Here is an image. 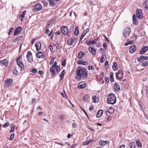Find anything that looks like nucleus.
I'll list each match as a JSON object with an SVG mask.
<instances>
[{"mask_svg":"<svg viewBox=\"0 0 148 148\" xmlns=\"http://www.w3.org/2000/svg\"><path fill=\"white\" fill-rule=\"evenodd\" d=\"M112 69L114 71H116L117 69L118 66L117 63L116 62H114L112 66Z\"/></svg>","mask_w":148,"mask_h":148,"instance_id":"c85d7f7f","label":"nucleus"},{"mask_svg":"<svg viewBox=\"0 0 148 148\" xmlns=\"http://www.w3.org/2000/svg\"><path fill=\"white\" fill-rule=\"evenodd\" d=\"M59 118L62 120H63L64 119V115H60Z\"/></svg>","mask_w":148,"mask_h":148,"instance_id":"338daca9","label":"nucleus"},{"mask_svg":"<svg viewBox=\"0 0 148 148\" xmlns=\"http://www.w3.org/2000/svg\"><path fill=\"white\" fill-rule=\"evenodd\" d=\"M22 30V28L20 27H18L15 30L14 35H16L20 33Z\"/></svg>","mask_w":148,"mask_h":148,"instance_id":"9b49d317","label":"nucleus"},{"mask_svg":"<svg viewBox=\"0 0 148 148\" xmlns=\"http://www.w3.org/2000/svg\"><path fill=\"white\" fill-rule=\"evenodd\" d=\"M66 60L65 59L62 60V65L63 66H65V65Z\"/></svg>","mask_w":148,"mask_h":148,"instance_id":"49530a36","label":"nucleus"},{"mask_svg":"<svg viewBox=\"0 0 148 148\" xmlns=\"http://www.w3.org/2000/svg\"><path fill=\"white\" fill-rule=\"evenodd\" d=\"M13 28H12V27H11L10 29H9V33H8V35H9L10 33L12 32V30L13 29Z\"/></svg>","mask_w":148,"mask_h":148,"instance_id":"6e6d98bb","label":"nucleus"},{"mask_svg":"<svg viewBox=\"0 0 148 148\" xmlns=\"http://www.w3.org/2000/svg\"><path fill=\"white\" fill-rule=\"evenodd\" d=\"M103 112V111L102 110H99L97 114L96 115V116L97 118L100 117Z\"/></svg>","mask_w":148,"mask_h":148,"instance_id":"a211bd4d","label":"nucleus"},{"mask_svg":"<svg viewBox=\"0 0 148 148\" xmlns=\"http://www.w3.org/2000/svg\"><path fill=\"white\" fill-rule=\"evenodd\" d=\"M30 72L34 73H36L37 72L36 69L35 68L31 69H30Z\"/></svg>","mask_w":148,"mask_h":148,"instance_id":"37998d69","label":"nucleus"},{"mask_svg":"<svg viewBox=\"0 0 148 148\" xmlns=\"http://www.w3.org/2000/svg\"><path fill=\"white\" fill-rule=\"evenodd\" d=\"M148 49V47L145 46L143 47L140 52V54H143Z\"/></svg>","mask_w":148,"mask_h":148,"instance_id":"ddd939ff","label":"nucleus"},{"mask_svg":"<svg viewBox=\"0 0 148 148\" xmlns=\"http://www.w3.org/2000/svg\"><path fill=\"white\" fill-rule=\"evenodd\" d=\"M26 11V10L23 11L21 14L20 15L19 18H21V21H23L24 19Z\"/></svg>","mask_w":148,"mask_h":148,"instance_id":"f3484780","label":"nucleus"},{"mask_svg":"<svg viewBox=\"0 0 148 148\" xmlns=\"http://www.w3.org/2000/svg\"><path fill=\"white\" fill-rule=\"evenodd\" d=\"M21 38V36L18 37L16 38H15L12 41V42H16L17 41H18L19 40H20Z\"/></svg>","mask_w":148,"mask_h":148,"instance_id":"ea45409f","label":"nucleus"},{"mask_svg":"<svg viewBox=\"0 0 148 148\" xmlns=\"http://www.w3.org/2000/svg\"><path fill=\"white\" fill-rule=\"evenodd\" d=\"M143 60H147L148 59V57L147 56H143Z\"/></svg>","mask_w":148,"mask_h":148,"instance_id":"69168bd1","label":"nucleus"},{"mask_svg":"<svg viewBox=\"0 0 148 148\" xmlns=\"http://www.w3.org/2000/svg\"><path fill=\"white\" fill-rule=\"evenodd\" d=\"M12 81L13 80L11 79H8L7 80H6L5 82V86L8 87L10 86Z\"/></svg>","mask_w":148,"mask_h":148,"instance_id":"f8f14e48","label":"nucleus"},{"mask_svg":"<svg viewBox=\"0 0 148 148\" xmlns=\"http://www.w3.org/2000/svg\"><path fill=\"white\" fill-rule=\"evenodd\" d=\"M61 29L62 33L64 35L66 34L69 32L68 28L66 26H62Z\"/></svg>","mask_w":148,"mask_h":148,"instance_id":"6e6552de","label":"nucleus"},{"mask_svg":"<svg viewBox=\"0 0 148 148\" xmlns=\"http://www.w3.org/2000/svg\"><path fill=\"white\" fill-rule=\"evenodd\" d=\"M89 29L88 28L85 31H84V33L85 35H86V33L89 31Z\"/></svg>","mask_w":148,"mask_h":148,"instance_id":"bf43d9fd","label":"nucleus"},{"mask_svg":"<svg viewBox=\"0 0 148 148\" xmlns=\"http://www.w3.org/2000/svg\"><path fill=\"white\" fill-rule=\"evenodd\" d=\"M85 35L84 34V33H83L82 35V36H81V37L80 38V39H79V41L80 42L81 41V40L83 38V37H84V36H85Z\"/></svg>","mask_w":148,"mask_h":148,"instance_id":"864d4df0","label":"nucleus"},{"mask_svg":"<svg viewBox=\"0 0 148 148\" xmlns=\"http://www.w3.org/2000/svg\"><path fill=\"white\" fill-rule=\"evenodd\" d=\"M77 63L79 64H82L86 65V64H87L86 61H83L79 60L77 62Z\"/></svg>","mask_w":148,"mask_h":148,"instance_id":"393cba45","label":"nucleus"},{"mask_svg":"<svg viewBox=\"0 0 148 148\" xmlns=\"http://www.w3.org/2000/svg\"><path fill=\"white\" fill-rule=\"evenodd\" d=\"M134 42V41L133 40H130V41H128L125 44V45L126 46H127L128 45H130H130L132 44H133V43Z\"/></svg>","mask_w":148,"mask_h":148,"instance_id":"4c0bfd02","label":"nucleus"},{"mask_svg":"<svg viewBox=\"0 0 148 148\" xmlns=\"http://www.w3.org/2000/svg\"><path fill=\"white\" fill-rule=\"evenodd\" d=\"M13 73L14 75H16L18 73V72L16 70V69H14L13 70Z\"/></svg>","mask_w":148,"mask_h":148,"instance_id":"a18cd8bd","label":"nucleus"},{"mask_svg":"<svg viewBox=\"0 0 148 148\" xmlns=\"http://www.w3.org/2000/svg\"><path fill=\"white\" fill-rule=\"evenodd\" d=\"M143 5L145 6V9H147L148 8V6H147V5H148V4L143 3Z\"/></svg>","mask_w":148,"mask_h":148,"instance_id":"774afa93","label":"nucleus"},{"mask_svg":"<svg viewBox=\"0 0 148 148\" xmlns=\"http://www.w3.org/2000/svg\"><path fill=\"white\" fill-rule=\"evenodd\" d=\"M130 32L131 30L130 28H126L124 29L123 35L125 38H126L129 37Z\"/></svg>","mask_w":148,"mask_h":148,"instance_id":"7ed1b4c3","label":"nucleus"},{"mask_svg":"<svg viewBox=\"0 0 148 148\" xmlns=\"http://www.w3.org/2000/svg\"><path fill=\"white\" fill-rule=\"evenodd\" d=\"M94 68V67L92 66H89L88 67V69L89 70L93 69Z\"/></svg>","mask_w":148,"mask_h":148,"instance_id":"052dcab7","label":"nucleus"},{"mask_svg":"<svg viewBox=\"0 0 148 148\" xmlns=\"http://www.w3.org/2000/svg\"><path fill=\"white\" fill-rule=\"evenodd\" d=\"M2 64L3 65L7 66L8 64V61L7 60H4L0 61V64Z\"/></svg>","mask_w":148,"mask_h":148,"instance_id":"dca6fc26","label":"nucleus"},{"mask_svg":"<svg viewBox=\"0 0 148 148\" xmlns=\"http://www.w3.org/2000/svg\"><path fill=\"white\" fill-rule=\"evenodd\" d=\"M83 99L85 102H88L89 101L88 95V94L84 95L83 97Z\"/></svg>","mask_w":148,"mask_h":148,"instance_id":"aec40b11","label":"nucleus"},{"mask_svg":"<svg viewBox=\"0 0 148 148\" xmlns=\"http://www.w3.org/2000/svg\"><path fill=\"white\" fill-rule=\"evenodd\" d=\"M136 144L137 146L139 147H142L141 142L138 140H136Z\"/></svg>","mask_w":148,"mask_h":148,"instance_id":"c9c22d12","label":"nucleus"},{"mask_svg":"<svg viewBox=\"0 0 148 148\" xmlns=\"http://www.w3.org/2000/svg\"><path fill=\"white\" fill-rule=\"evenodd\" d=\"M106 55L104 54H103L101 56V59L100 60V62L101 63H103L104 60H105L104 57H105Z\"/></svg>","mask_w":148,"mask_h":148,"instance_id":"58836bf2","label":"nucleus"},{"mask_svg":"<svg viewBox=\"0 0 148 148\" xmlns=\"http://www.w3.org/2000/svg\"><path fill=\"white\" fill-rule=\"evenodd\" d=\"M26 58L28 61L29 62L31 63L33 61L32 53L31 51H27Z\"/></svg>","mask_w":148,"mask_h":148,"instance_id":"39448f33","label":"nucleus"},{"mask_svg":"<svg viewBox=\"0 0 148 148\" xmlns=\"http://www.w3.org/2000/svg\"><path fill=\"white\" fill-rule=\"evenodd\" d=\"M66 72L64 70H63L61 73L60 74V80L62 79L64 75L65 74Z\"/></svg>","mask_w":148,"mask_h":148,"instance_id":"cd10ccee","label":"nucleus"},{"mask_svg":"<svg viewBox=\"0 0 148 148\" xmlns=\"http://www.w3.org/2000/svg\"><path fill=\"white\" fill-rule=\"evenodd\" d=\"M100 145L102 146H104L106 144V143L104 141L100 140L99 142Z\"/></svg>","mask_w":148,"mask_h":148,"instance_id":"79ce46f5","label":"nucleus"},{"mask_svg":"<svg viewBox=\"0 0 148 148\" xmlns=\"http://www.w3.org/2000/svg\"><path fill=\"white\" fill-rule=\"evenodd\" d=\"M35 45L36 50L37 51L39 50L41 48V44L40 42H36L35 43Z\"/></svg>","mask_w":148,"mask_h":148,"instance_id":"2eb2a0df","label":"nucleus"},{"mask_svg":"<svg viewBox=\"0 0 148 148\" xmlns=\"http://www.w3.org/2000/svg\"><path fill=\"white\" fill-rule=\"evenodd\" d=\"M9 125V123L8 122H7L5 124H4L3 125V127H6L8 126Z\"/></svg>","mask_w":148,"mask_h":148,"instance_id":"8fccbe9b","label":"nucleus"},{"mask_svg":"<svg viewBox=\"0 0 148 148\" xmlns=\"http://www.w3.org/2000/svg\"><path fill=\"white\" fill-rule=\"evenodd\" d=\"M55 69L56 71L58 73L59 72H60V68L59 66H56V67H55Z\"/></svg>","mask_w":148,"mask_h":148,"instance_id":"de8ad7c7","label":"nucleus"},{"mask_svg":"<svg viewBox=\"0 0 148 148\" xmlns=\"http://www.w3.org/2000/svg\"><path fill=\"white\" fill-rule=\"evenodd\" d=\"M133 19V23L135 25H137L138 23V22L136 18L135 14H133L132 16Z\"/></svg>","mask_w":148,"mask_h":148,"instance_id":"412c9836","label":"nucleus"},{"mask_svg":"<svg viewBox=\"0 0 148 148\" xmlns=\"http://www.w3.org/2000/svg\"><path fill=\"white\" fill-rule=\"evenodd\" d=\"M100 76L101 77H104V73L103 72H102L101 73V74L100 75Z\"/></svg>","mask_w":148,"mask_h":148,"instance_id":"13d9d810","label":"nucleus"},{"mask_svg":"<svg viewBox=\"0 0 148 148\" xmlns=\"http://www.w3.org/2000/svg\"><path fill=\"white\" fill-rule=\"evenodd\" d=\"M123 72L122 70H120L116 74V77L117 79H121L123 78Z\"/></svg>","mask_w":148,"mask_h":148,"instance_id":"0eeeda50","label":"nucleus"},{"mask_svg":"<svg viewBox=\"0 0 148 148\" xmlns=\"http://www.w3.org/2000/svg\"><path fill=\"white\" fill-rule=\"evenodd\" d=\"M37 57L38 58H43L44 57V56L42 53L39 52L36 55Z\"/></svg>","mask_w":148,"mask_h":148,"instance_id":"5701e85b","label":"nucleus"},{"mask_svg":"<svg viewBox=\"0 0 148 148\" xmlns=\"http://www.w3.org/2000/svg\"><path fill=\"white\" fill-rule=\"evenodd\" d=\"M67 44L69 45H71L73 44V42L71 41V39H69L67 41Z\"/></svg>","mask_w":148,"mask_h":148,"instance_id":"c03bdc74","label":"nucleus"},{"mask_svg":"<svg viewBox=\"0 0 148 148\" xmlns=\"http://www.w3.org/2000/svg\"><path fill=\"white\" fill-rule=\"evenodd\" d=\"M76 74L78 79L86 77L87 76V71L81 67L78 68L76 71Z\"/></svg>","mask_w":148,"mask_h":148,"instance_id":"f257e3e1","label":"nucleus"},{"mask_svg":"<svg viewBox=\"0 0 148 148\" xmlns=\"http://www.w3.org/2000/svg\"><path fill=\"white\" fill-rule=\"evenodd\" d=\"M107 102L108 104L112 105L114 104L116 102V97L113 94H111L108 95Z\"/></svg>","mask_w":148,"mask_h":148,"instance_id":"f03ea898","label":"nucleus"},{"mask_svg":"<svg viewBox=\"0 0 148 148\" xmlns=\"http://www.w3.org/2000/svg\"><path fill=\"white\" fill-rule=\"evenodd\" d=\"M100 52L101 53V54L105 52L104 50L103 49L101 48H100Z\"/></svg>","mask_w":148,"mask_h":148,"instance_id":"680f3d73","label":"nucleus"},{"mask_svg":"<svg viewBox=\"0 0 148 148\" xmlns=\"http://www.w3.org/2000/svg\"><path fill=\"white\" fill-rule=\"evenodd\" d=\"M136 50L135 46L134 45L131 46L129 49V52L131 53H134Z\"/></svg>","mask_w":148,"mask_h":148,"instance_id":"4468645a","label":"nucleus"},{"mask_svg":"<svg viewBox=\"0 0 148 148\" xmlns=\"http://www.w3.org/2000/svg\"><path fill=\"white\" fill-rule=\"evenodd\" d=\"M55 68H52L51 67L50 69V72L51 73V75L52 76H54L56 75V72L55 70Z\"/></svg>","mask_w":148,"mask_h":148,"instance_id":"a878e982","label":"nucleus"},{"mask_svg":"<svg viewBox=\"0 0 148 148\" xmlns=\"http://www.w3.org/2000/svg\"><path fill=\"white\" fill-rule=\"evenodd\" d=\"M108 112L110 114L113 113L114 112V108L111 107L110 108L108 109Z\"/></svg>","mask_w":148,"mask_h":148,"instance_id":"72a5a7b5","label":"nucleus"},{"mask_svg":"<svg viewBox=\"0 0 148 148\" xmlns=\"http://www.w3.org/2000/svg\"><path fill=\"white\" fill-rule=\"evenodd\" d=\"M86 43L89 45L91 44H95L96 42L95 40L88 41L87 40L86 41Z\"/></svg>","mask_w":148,"mask_h":148,"instance_id":"c756f323","label":"nucleus"},{"mask_svg":"<svg viewBox=\"0 0 148 148\" xmlns=\"http://www.w3.org/2000/svg\"><path fill=\"white\" fill-rule=\"evenodd\" d=\"M97 100H98V99L96 97V96L95 95L92 97V100L94 103H96L97 102Z\"/></svg>","mask_w":148,"mask_h":148,"instance_id":"f704fd0d","label":"nucleus"},{"mask_svg":"<svg viewBox=\"0 0 148 148\" xmlns=\"http://www.w3.org/2000/svg\"><path fill=\"white\" fill-rule=\"evenodd\" d=\"M79 33V27L77 26L76 27L75 30L74 32V34L75 35L77 36Z\"/></svg>","mask_w":148,"mask_h":148,"instance_id":"7c9ffc66","label":"nucleus"},{"mask_svg":"<svg viewBox=\"0 0 148 148\" xmlns=\"http://www.w3.org/2000/svg\"><path fill=\"white\" fill-rule=\"evenodd\" d=\"M61 34V32L59 30L55 32V34L56 35H60Z\"/></svg>","mask_w":148,"mask_h":148,"instance_id":"4d7b16f0","label":"nucleus"},{"mask_svg":"<svg viewBox=\"0 0 148 148\" xmlns=\"http://www.w3.org/2000/svg\"><path fill=\"white\" fill-rule=\"evenodd\" d=\"M42 8V6L41 4L40 3H37L34 6L33 11L34 12H37L41 10Z\"/></svg>","mask_w":148,"mask_h":148,"instance_id":"20e7f679","label":"nucleus"},{"mask_svg":"<svg viewBox=\"0 0 148 148\" xmlns=\"http://www.w3.org/2000/svg\"><path fill=\"white\" fill-rule=\"evenodd\" d=\"M109 77H106L105 78V79L106 80V82H107V83H108L109 82Z\"/></svg>","mask_w":148,"mask_h":148,"instance_id":"0e129e2a","label":"nucleus"},{"mask_svg":"<svg viewBox=\"0 0 148 148\" xmlns=\"http://www.w3.org/2000/svg\"><path fill=\"white\" fill-rule=\"evenodd\" d=\"M49 2V5L51 6H54L55 5V1L54 0H48Z\"/></svg>","mask_w":148,"mask_h":148,"instance_id":"b1692460","label":"nucleus"},{"mask_svg":"<svg viewBox=\"0 0 148 148\" xmlns=\"http://www.w3.org/2000/svg\"><path fill=\"white\" fill-rule=\"evenodd\" d=\"M54 62V59H53V58L52 59L50 60V62H49V64L50 65L52 64L53 62Z\"/></svg>","mask_w":148,"mask_h":148,"instance_id":"603ef678","label":"nucleus"},{"mask_svg":"<svg viewBox=\"0 0 148 148\" xmlns=\"http://www.w3.org/2000/svg\"><path fill=\"white\" fill-rule=\"evenodd\" d=\"M137 61L139 62H142L144 61L143 57V56H141L138 57L137 59Z\"/></svg>","mask_w":148,"mask_h":148,"instance_id":"2f4dec72","label":"nucleus"},{"mask_svg":"<svg viewBox=\"0 0 148 148\" xmlns=\"http://www.w3.org/2000/svg\"><path fill=\"white\" fill-rule=\"evenodd\" d=\"M86 86V84L84 82H80L78 84V86L79 88L82 89Z\"/></svg>","mask_w":148,"mask_h":148,"instance_id":"9d476101","label":"nucleus"},{"mask_svg":"<svg viewBox=\"0 0 148 148\" xmlns=\"http://www.w3.org/2000/svg\"><path fill=\"white\" fill-rule=\"evenodd\" d=\"M17 64L18 66L20 67L21 70H22V69H23V65L22 62L20 61H17Z\"/></svg>","mask_w":148,"mask_h":148,"instance_id":"bb28decb","label":"nucleus"},{"mask_svg":"<svg viewBox=\"0 0 148 148\" xmlns=\"http://www.w3.org/2000/svg\"><path fill=\"white\" fill-rule=\"evenodd\" d=\"M14 136H15V134H14V133H13V134H12L10 136V139H9L10 140H12L14 138Z\"/></svg>","mask_w":148,"mask_h":148,"instance_id":"09e8293b","label":"nucleus"},{"mask_svg":"<svg viewBox=\"0 0 148 148\" xmlns=\"http://www.w3.org/2000/svg\"><path fill=\"white\" fill-rule=\"evenodd\" d=\"M85 56V54L83 51L80 52L78 54V58L79 59L82 58H83Z\"/></svg>","mask_w":148,"mask_h":148,"instance_id":"4be33fe9","label":"nucleus"},{"mask_svg":"<svg viewBox=\"0 0 148 148\" xmlns=\"http://www.w3.org/2000/svg\"><path fill=\"white\" fill-rule=\"evenodd\" d=\"M88 50L93 55H95L96 51L94 47L92 48L91 46H89L88 47Z\"/></svg>","mask_w":148,"mask_h":148,"instance_id":"1a4fd4ad","label":"nucleus"},{"mask_svg":"<svg viewBox=\"0 0 148 148\" xmlns=\"http://www.w3.org/2000/svg\"><path fill=\"white\" fill-rule=\"evenodd\" d=\"M120 86L119 84L117 83L114 84V88L115 91H118L120 89Z\"/></svg>","mask_w":148,"mask_h":148,"instance_id":"6ab92c4d","label":"nucleus"},{"mask_svg":"<svg viewBox=\"0 0 148 148\" xmlns=\"http://www.w3.org/2000/svg\"><path fill=\"white\" fill-rule=\"evenodd\" d=\"M15 126H13L11 129L10 130V132H13L14 130Z\"/></svg>","mask_w":148,"mask_h":148,"instance_id":"e2e57ef3","label":"nucleus"},{"mask_svg":"<svg viewBox=\"0 0 148 148\" xmlns=\"http://www.w3.org/2000/svg\"><path fill=\"white\" fill-rule=\"evenodd\" d=\"M148 65V61L143 62L142 63V66H146Z\"/></svg>","mask_w":148,"mask_h":148,"instance_id":"a19ab883","label":"nucleus"},{"mask_svg":"<svg viewBox=\"0 0 148 148\" xmlns=\"http://www.w3.org/2000/svg\"><path fill=\"white\" fill-rule=\"evenodd\" d=\"M129 145L130 146V148H135L136 145L134 142H132L129 143Z\"/></svg>","mask_w":148,"mask_h":148,"instance_id":"473e14b6","label":"nucleus"},{"mask_svg":"<svg viewBox=\"0 0 148 148\" xmlns=\"http://www.w3.org/2000/svg\"><path fill=\"white\" fill-rule=\"evenodd\" d=\"M41 3L43 4L44 6L47 7V5L46 2L44 1H41Z\"/></svg>","mask_w":148,"mask_h":148,"instance_id":"3c124183","label":"nucleus"},{"mask_svg":"<svg viewBox=\"0 0 148 148\" xmlns=\"http://www.w3.org/2000/svg\"><path fill=\"white\" fill-rule=\"evenodd\" d=\"M136 16L139 19H140L142 18L143 13L141 10L137 9L136 12Z\"/></svg>","mask_w":148,"mask_h":148,"instance_id":"423d86ee","label":"nucleus"},{"mask_svg":"<svg viewBox=\"0 0 148 148\" xmlns=\"http://www.w3.org/2000/svg\"><path fill=\"white\" fill-rule=\"evenodd\" d=\"M110 77L111 82H113L114 79L113 77V73L112 72H111L110 73Z\"/></svg>","mask_w":148,"mask_h":148,"instance_id":"e433bc0d","label":"nucleus"},{"mask_svg":"<svg viewBox=\"0 0 148 148\" xmlns=\"http://www.w3.org/2000/svg\"><path fill=\"white\" fill-rule=\"evenodd\" d=\"M57 64V63L56 62H55L53 65L52 66V68H55L56 67V66H57L56 65Z\"/></svg>","mask_w":148,"mask_h":148,"instance_id":"5fc2aeb1","label":"nucleus"}]
</instances>
